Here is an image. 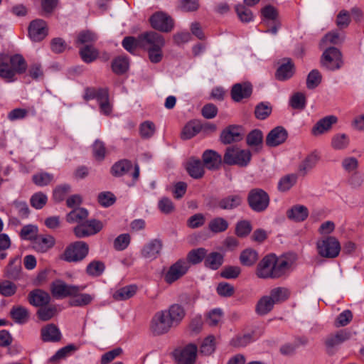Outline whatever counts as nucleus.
<instances>
[{
	"mask_svg": "<svg viewBox=\"0 0 364 364\" xmlns=\"http://www.w3.org/2000/svg\"><path fill=\"white\" fill-rule=\"evenodd\" d=\"M88 252V245L83 241H77L65 248L61 259L68 262H77L83 260Z\"/></svg>",
	"mask_w": 364,
	"mask_h": 364,
	"instance_id": "nucleus-6",
	"label": "nucleus"
},
{
	"mask_svg": "<svg viewBox=\"0 0 364 364\" xmlns=\"http://www.w3.org/2000/svg\"><path fill=\"white\" fill-rule=\"evenodd\" d=\"M287 215L295 222H302L308 218L309 210L303 205H296L287 210Z\"/></svg>",
	"mask_w": 364,
	"mask_h": 364,
	"instance_id": "nucleus-32",
	"label": "nucleus"
},
{
	"mask_svg": "<svg viewBox=\"0 0 364 364\" xmlns=\"http://www.w3.org/2000/svg\"><path fill=\"white\" fill-rule=\"evenodd\" d=\"M200 132H201L200 121L197 119L192 120L185 125L181 132V137L184 140L190 139Z\"/></svg>",
	"mask_w": 364,
	"mask_h": 364,
	"instance_id": "nucleus-34",
	"label": "nucleus"
},
{
	"mask_svg": "<svg viewBox=\"0 0 364 364\" xmlns=\"http://www.w3.org/2000/svg\"><path fill=\"white\" fill-rule=\"evenodd\" d=\"M353 319V313L347 309L341 312L333 322L336 328L344 327L349 324Z\"/></svg>",
	"mask_w": 364,
	"mask_h": 364,
	"instance_id": "nucleus-56",
	"label": "nucleus"
},
{
	"mask_svg": "<svg viewBox=\"0 0 364 364\" xmlns=\"http://www.w3.org/2000/svg\"><path fill=\"white\" fill-rule=\"evenodd\" d=\"M27 63L21 55L11 56L9 61L0 62V77L7 82L16 80V74H23L26 72Z\"/></svg>",
	"mask_w": 364,
	"mask_h": 364,
	"instance_id": "nucleus-2",
	"label": "nucleus"
},
{
	"mask_svg": "<svg viewBox=\"0 0 364 364\" xmlns=\"http://www.w3.org/2000/svg\"><path fill=\"white\" fill-rule=\"evenodd\" d=\"M215 350V338L213 336H208L203 341L200 353L205 355H211Z\"/></svg>",
	"mask_w": 364,
	"mask_h": 364,
	"instance_id": "nucleus-54",
	"label": "nucleus"
},
{
	"mask_svg": "<svg viewBox=\"0 0 364 364\" xmlns=\"http://www.w3.org/2000/svg\"><path fill=\"white\" fill-rule=\"evenodd\" d=\"M88 216V211L84 208H75L70 211L66 216L68 223H80Z\"/></svg>",
	"mask_w": 364,
	"mask_h": 364,
	"instance_id": "nucleus-47",
	"label": "nucleus"
},
{
	"mask_svg": "<svg viewBox=\"0 0 364 364\" xmlns=\"http://www.w3.org/2000/svg\"><path fill=\"white\" fill-rule=\"evenodd\" d=\"M353 336L351 331L344 328L329 334L325 339V346L328 353L343 343L348 341Z\"/></svg>",
	"mask_w": 364,
	"mask_h": 364,
	"instance_id": "nucleus-12",
	"label": "nucleus"
},
{
	"mask_svg": "<svg viewBox=\"0 0 364 364\" xmlns=\"http://www.w3.org/2000/svg\"><path fill=\"white\" fill-rule=\"evenodd\" d=\"M97 39V35L89 30L80 31L75 39V45L79 46L80 45H92Z\"/></svg>",
	"mask_w": 364,
	"mask_h": 364,
	"instance_id": "nucleus-43",
	"label": "nucleus"
},
{
	"mask_svg": "<svg viewBox=\"0 0 364 364\" xmlns=\"http://www.w3.org/2000/svg\"><path fill=\"white\" fill-rule=\"evenodd\" d=\"M351 21L350 12L341 10L336 16V24L340 29L348 28Z\"/></svg>",
	"mask_w": 364,
	"mask_h": 364,
	"instance_id": "nucleus-62",
	"label": "nucleus"
},
{
	"mask_svg": "<svg viewBox=\"0 0 364 364\" xmlns=\"http://www.w3.org/2000/svg\"><path fill=\"white\" fill-rule=\"evenodd\" d=\"M321 67L328 70H338L343 65L342 53L339 49L336 47H329L326 48L320 60Z\"/></svg>",
	"mask_w": 364,
	"mask_h": 364,
	"instance_id": "nucleus-7",
	"label": "nucleus"
},
{
	"mask_svg": "<svg viewBox=\"0 0 364 364\" xmlns=\"http://www.w3.org/2000/svg\"><path fill=\"white\" fill-rule=\"evenodd\" d=\"M156 132L155 124L151 121H145L139 127L140 135L144 139L151 137Z\"/></svg>",
	"mask_w": 364,
	"mask_h": 364,
	"instance_id": "nucleus-63",
	"label": "nucleus"
},
{
	"mask_svg": "<svg viewBox=\"0 0 364 364\" xmlns=\"http://www.w3.org/2000/svg\"><path fill=\"white\" fill-rule=\"evenodd\" d=\"M105 264L98 260H94L88 264L86 267V273L92 277H99L105 271Z\"/></svg>",
	"mask_w": 364,
	"mask_h": 364,
	"instance_id": "nucleus-50",
	"label": "nucleus"
},
{
	"mask_svg": "<svg viewBox=\"0 0 364 364\" xmlns=\"http://www.w3.org/2000/svg\"><path fill=\"white\" fill-rule=\"evenodd\" d=\"M228 223L223 218L218 217L211 220L208 224L209 230L214 233L225 231L228 228Z\"/></svg>",
	"mask_w": 364,
	"mask_h": 364,
	"instance_id": "nucleus-48",
	"label": "nucleus"
},
{
	"mask_svg": "<svg viewBox=\"0 0 364 364\" xmlns=\"http://www.w3.org/2000/svg\"><path fill=\"white\" fill-rule=\"evenodd\" d=\"M32 180L36 186H44L48 185L53 180V175L46 172H41L34 174Z\"/></svg>",
	"mask_w": 364,
	"mask_h": 364,
	"instance_id": "nucleus-58",
	"label": "nucleus"
},
{
	"mask_svg": "<svg viewBox=\"0 0 364 364\" xmlns=\"http://www.w3.org/2000/svg\"><path fill=\"white\" fill-rule=\"evenodd\" d=\"M55 243V238L50 235H38L32 241L33 249L41 253L48 252Z\"/></svg>",
	"mask_w": 364,
	"mask_h": 364,
	"instance_id": "nucleus-19",
	"label": "nucleus"
},
{
	"mask_svg": "<svg viewBox=\"0 0 364 364\" xmlns=\"http://www.w3.org/2000/svg\"><path fill=\"white\" fill-rule=\"evenodd\" d=\"M322 80L320 72L316 70H312L308 75L306 78V87L308 89L312 90L318 86Z\"/></svg>",
	"mask_w": 364,
	"mask_h": 364,
	"instance_id": "nucleus-57",
	"label": "nucleus"
},
{
	"mask_svg": "<svg viewBox=\"0 0 364 364\" xmlns=\"http://www.w3.org/2000/svg\"><path fill=\"white\" fill-rule=\"evenodd\" d=\"M258 259V253L252 248H247L241 252L240 262L241 264L246 267L254 265Z\"/></svg>",
	"mask_w": 364,
	"mask_h": 364,
	"instance_id": "nucleus-38",
	"label": "nucleus"
},
{
	"mask_svg": "<svg viewBox=\"0 0 364 364\" xmlns=\"http://www.w3.org/2000/svg\"><path fill=\"white\" fill-rule=\"evenodd\" d=\"M21 271V261L18 257L11 259L5 269V276L16 280L19 278Z\"/></svg>",
	"mask_w": 364,
	"mask_h": 364,
	"instance_id": "nucleus-31",
	"label": "nucleus"
},
{
	"mask_svg": "<svg viewBox=\"0 0 364 364\" xmlns=\"http://www.w3.org/2000/svg\"><path fill=\"white\" fill-rule=\"evenodd\" d=\"M349 144V139L345 134H336L331 140V146L335 149H346Z\"/></svg>",
	"mask_w": 364,
	"mask_h": 364,
	"instance_id": "nucleus-59",
	"label": "nucleus"
},
{
	"mask_svg": "<svg viewBox=\"0 0 364 364\" xmlns=\"http://www.w3.org/2000/svg\"><path fill=\"white\" fill-rule=\"evenodd\" d=\"M153 28L161 32H170L173 28V20L168 14L164 12H156L149 18Z\"/></svg>",
	"mask_w": 364,
	"mask_h": 364,
	"instance_id": "nucleus-11",
	"label": "nucleus"
},
{
	"mask_svg": "<svg viewBox=\"0 0 364 364\" xmlns=\"http://www.w3.org/2000/svg\"><path fill=\"white\" fill-rule=\"evenodd\" d=\"M164 311L174 326H178L186 316L183 307L178 304H172Z\"/></svg>",
	"mask_w": 364,
	"mask_h": 364,
	"instance_id": "nucleus-27",
	"label": "nucleus"
},
{
	"mask_svg": "<svg viewBox=\"0 0 364 364\" xmlns=\"http://www.w3.org/2000/svg\"><path fill=\"white\" fill-rule=\"evenodd\" d=\"M28 33L32 41H41L48 36L46 22L43 19L33 20L28 26Z\"/></svg>",
	"mask_w": 364,
	"mask_h": 364,
	"instance_id": "nucleus-14",
	"label": "nucleus"
},
{
	"mask_svg": "<svg viewBox=\"0 0 364 364\" xmlns=\"http://www.w3.org/2000/svg\"><path fill=\"white\" fill-rule=\"evenodd\" d=\"M16 285L11 281L4 280L0 282V294L4 296H11L16 294Z\"/></svg>",
	"mask_w": 364,
	"mask_h": 364,
	"instance_id": "nucleus-60",
	"label": "nucleus"
},
{
	"mask_svg": "<svg viewBox=\"0 0 364 364\" xmlns=\"http://www.w3.org/2000/svg\"><path fill=\"white\" fill-rule=\"evenodd\" d=\"M186 168L188 174L195 179L201 178L205 173L204 165L200 159H189Z\"/></svg>",
	"mask_w": 364,
	"mask_h": 364,
	"instance_id": "nucleus-28",
	"label": "nucleus"
},
{
	"mask_svg": "<svg viewBox=\"0 0 364 364\" xmlns=\"http://www.w3.org/2000/svg\"><path fill=\"white\" fill-rule=\"evenodd\" d=\"M84 99L86 101L96 99L98 103L105 102L109 99V90L104 87H87L85 90Z\"/></svg>",
	"mask_w": 364,
	"mask_h": 364,
	"instance_id": "nucleus-25",
	"label": "nucleus"
},
{
	"mask_svg": "<svg viewBox=\"0 0 364 364\" xmlns=\"http://www.w3.org/2000/svg\"><path fill=\"white\" fill-rule=\"evenodd\" d=\"M223 261L224 257L221 253L213 252L206 255L204 265L208 269L217 270L222 266Z\"/></svg>",
	"mask_w": 364,
	"mask_h": 364,
	"instance_id": "nucleus-36",
	"label": "nucleus"
},
{
	"mask_svg": "<svg viewBox=\"0 0 364 364\" xmlns=\"http://www.w3.org/2000/svg\"><path fill=\"white\" fill-rule=\"evenodd\" d=\"M242 197L239 194L229 195L218 201V207L222 210H232L242 203Z\"/></svg>",
	"mask_w": 364,
	"mask_h": 364,
	"instance_id": "nucleus-29",
	"label": "nucleus"
},
{
	"mask_svg": "<svg viewBox=\"0 0 364 364\" xmlns=\"http://www.w3.org/2000/svg\"><path fill=\"white\" fill-rule=\"evenodd\" d=\"M10 316L16 323L23 324L29 318L28 310L23 306H14L10 311Z\"/></svg>",
	"mask_w": 364,
	"mask_h": 364,
	"instance_id": "nucleus-35",
	"label": "nucleus"
},
{
	"mask_svg": "<svg viewBox=\"0 0 364 364\" xmlns=\"http://www.w3.org/2000/svg\"><path fill=\"white\" fill-rule=\"evenodd\" d=\"M207 252V250L203 247L193 249L188 253L186 260L189 265L190 264H198L203 259L205 260Z\"/></svg>",
	"mask_w": 364,
	"mask_h": 364,
	"instance_id": "nucleus-42",
	"label": "nucleus"
},
{
	"mask_svg": "<svg viewBox=\"0 0 364 364\" xmlns=\"http://www.w3.org/2000/svg\"><path fill=\"white\" fill-rule=\"evenodd\" d=\"M165 41L162 35L155 32H145L139 35L140 47L145 50L154 48H163Z\"/></svg>",
	"mask_w": 364,
	"mask_h": 364,
	"instance_id": "nucleus-13",
	"label": "nucleus"
},
{
	"mask_svg": "<svg viewBox=\"0 0 364 364\" xmlns=\"http://www.w3.org/2000/svg\"><path fill=\"white\" fill-rule=\"evenodd\" d=\"M162 247L161 240L159 239L152 240L143 247L141 255L146 259H155L159 255Z\"/></svg>",
	"mask_w": 364,
	"mask_h": 364,
	"instance_id": "nucleus-20",
	"label": "nucleus"
},
{
	"mask_svg": "<svg viewBox=\"0 0 364 364\" xmlns=\"http://www.w3.org/2000/svg\"><path fill=\"white\" fill-rule=\"evenodd\" d=\"M247 144L250 147L261 148L263 142V133L261 130L255 129L252 130L246 137Z\"/></svg>",
	"mask_w": 364,
	"mask_h": 364,
	"instance_id": "nucleus-45",
	"label": "nucleus"
},
{
	"mask_svg": "<svg viewBox=\"0 0 364 364\" xmlns=\"http://www.w3.org/2000/svg\"><path fill=\"white\" fill-rule=\"evenodd\" d=\"M290 295L289 290L286 287H276L269 292V297L273 300L274 304L286 301Z\"/></svg>",
	"mask_w": 364,
	"mask_h": 364,
	"instance_id": "nucleus-46",
	"label": "nucleus"
},
{
	"mask_svg": "<svg viewBox=\"0 0 364 364\" xmlns=\"http://www.w3.org/2000/svg\"><path fill=\"white\" fill-rule=\"evenodd\" d=\"M190 268L188 262L184 259H180L169 267L164 276L166 283L172 284L185 275Z\"/></svg>",
	"mask_w": 364,
	"mask_h": 364,
	"instance_id": "nucleus-10",
	"label": "nucleus"
},
{
	"mask_svg": "<svg viewBox=\"0 0 364 364\" xmlns=\"http://www.w3.org/2000/svg\"><path fill=\"white\" fill-rule=\"evenodd\" d=\"M197 352V346L190 343L183 348L176 349L173 355L177 364H195Z\"/></svg>",
	"mask_w": 364,
	"mask_h": 364,
	"instance_id": "nucleus-9",
	"label": "nucleus"
},
{
	"mask_svg": "<svg viewBox=\"0 0 364 364\" xmlns=\"http://www.w3.org/2000/svg\"><path fill=\"white\" fill-rule=\"evenodd\" d=\"M319 156L315 152L309 154L304 160L299 164V171L303 175H306L308 171L312 169L318 161Z\"/></svg>",
	"mask_w": 364,
	"mask_h": 364,
	"instance_id": "nucleus-40",
	"label": "nucleus"
},
{
	"mask_svg": "<svg viewBox=\"0 0 364 364\" xmlns=\"http://www.w3.org/2000/svg\"><path fill=\"white\" fill-rule=\"evenodd\" d=\"M286 63H282L277 70L275 77L279 80H287L291 78L294 73V65L289 58L286 59Z\"/></svg>",
	"mask_w": 364,
	"mask_h": 364,
	"instance_id": "nucleus-30",
	"label": "nucleus"
},
{
	"mask_svg": "<svg viewBox=\"0 0 364 364\" xmlns=\"http://www.w3.org/2000/svg\"><path fill=\"white\" fill-rule=\"evenodd\" d=\"M252 154L247 149H241L237 146H232L226 149L223 156L225 164L240 167L247 166L251 161Z\"/></svg>",
	"mask_w": 364,
	"mask_h": 364,
	"instance_id": "nucleus-3",
	"label": "nucleus"
},
{
	"mask_svg": "<svg viewBox=\"0 0 364 364\" xmlns=\"http://www.w3.org/2000/svg\"><path fill=\"white\" fill-rule=\"evenodd\" d=\"M129 68L128 59L125 57L116 58L112 63V68L114 73L122 75Z\"/></svg>",
	"mask_w": 364,
	"mask_h": 364,
	"instance_id": "nucleus-51",
	"label": "nucleus"
},
{
	"mask_svg": "<svg viewBox=\"0 0 364 364\" xmlns=\"http://www.w3.org/2000/svg\"><path fill=\"white\" fill-rule=\"evenodd\" d=\"M76 285L68 284L62 280H55L50 285V291L55 298L70 297L77 290Z\"/></svg>",
	"mask_w": 364,
	"mask_h": 364,
	"instance_id": "nucleus-16",
	"label": "nucleus"
},
{
	"mask_svg": "<svg viewBox=\"0 0 364 364\" xmlns=\"http://www.w3.org/2000/svg\"><path fill=\"white\" fill-rule=\"evenodd\" d=\"M250 208L256 213L265 211L269 205L270 198L269 194L262 188L251 189L247 197Z\"/></svg>",
	"mask_w": 364,
	"mask_h": 364,
	"instance_id": "nucleus-4",
	"label": "nucleus"
},
{
	"mask_svg": "<svg viewBox=\"0 0 364 364\" xmlns=\"http://www.w3.org/2000/svg\"><path fill=\"white\" fill-rule=\"evenodd\" d=\"M272 107L267 102L259 103L255 109V115L257 119L264 120L272 113Z\"/></svg>",
	"mask_w": 364,
	"mask_h": 364,
	"instance_id": "nucleus-52",
	"label": "nucleus"
},
{
	"mask_svg": "<svg viewBox=\"0 0 364 364\" xmlns=\"http://www.w3.org/2000/svg\"><path fill=\"white\" fill-rule=\"evenodd\" d=\"M274 303L269 296H263L257 301L255 306V311L259 316H264L270 312Z\"/></svg>",
	"mask_w": 364,
	"mask_h": 364,
	"instance_id": "nucleus-37",
	"label": "nucleus"
},
{
	"mask_svg": "<svg viewBox=\"0 0 364 364\" xmlns=\"http://www.w3.org/2000/svg\"><path fill=\"white\" fill-rule=\"evenodd\" d=\"M252 91L253 87L250 82L236 83L231 88L230 95L234 102H240L244 99L250 98Z\"/></svg>",
	"mask_w": 364,
	"mask_h": 364,
	"instance_id": "nucleus-15",
	"label": "nucleus"
},
{
	"mask_svg": "<svg viewBox=\"0 0 364 364\" xmlns=\"http://www.w3.org/2000/svg\"><path fill=\"white\" fill-rule=\"evenodd\" d=\"M132 168L131 161L122 159L116 162L111 168V173L116 177L122 176Z\"/></svg>",
	"mask_w": 364,
	"mask_h": 364,
	"instance_id": "nucleus-41",
	"label": "nucleus"
},
{
	"mask_svg": "<svg viewBox=\"0 0 364 364\" xmlns=\"http://www.w3.org/2000/svg\"><path fill=\"white\" fill-rule=\"evenodd\" d=\"M47 200L48 197L45 193L38 192L31 196L30 203L33 208L36 209H41L46 205Z\"/></svg>",
	"mask_w": 364,
	"mask_h": 364,
	"instance_id": "nucleus-61",
	"label": "nucleus"
},
{
	"mask_svg": "<svg viewBox=\"0 0 364 364\" xmlns=\"http://www.w3.org/2000/svg\"><path fill=\"white\" fill-rule=\"evenodd\" d=\"M79 55L85 63H91L99 57V51L93 45H85L79 50Z\"/></svg>",
	"mask_w": 364,
	"mask_h": 364,
	"instance_id": "nucleus-33",
	"label": "nucleus"
},
{
	"mask_svg": "<svg viewBox=\"0 0 364 364\" xmlns=\"http://www.w3.org/2000/svg\"><path fill=\"white\" fill-rule=\"evenodd\" d=\"M93 156L97 161H102L106 155L105 143L100 139L95 140L92 145Z\"/></svg>",
	"mask_w": 364,
	"mask_h": 364,
	"instance_id": "nucleus-64",
	"label": "nucleus"
},
{
	"mask_svg": "<svg viewBox=\"0 0 364 364\" xmlns=\"http://www.w3.org/2000/svg\"><path fill=\"white\" fill-rule=\"evenodd\" d=\"M50 299L49 294L40 289L32 290L28 295L30 304L39 308L48 305Z\"/></svg>",
	"mask_w": 364,
	"mask_h": 364,
	"instance_id": "nucleus-21",
	"label": "nucleus"
},
{
	"mask_svg": "<svg viewBox=\"0 0 364 364\" xmlns=\"http://www.w3.org/2000/svg\"><path fill=\"white\" fill-rule=\"evenodd\" d=\"M297 176L291 173L282 177L278 183V189L282 192L289 191L296 182Z\"/></svg>",
	"mask_w": 364,
	"mask_h": 364,
	"instance_id": "nucleus-49",
	"label": "nucleus"
},
{
	"mask_svg": "<svg viewBox=\"0 0 364 364\" xmlns=\"http://www.w3.org/2000/svg\"><path fill=\"white\" fill-rule=\"evenodd\" d=\"M76 288L77 289L74 290L75 293L71 295L68 301V305L70 306L83 307L91 304L94 299V296L89 294L81 293V291L85 289V286L76 285Z\"/></svg>",
	"mask_w": 364,
	"mask_h": 364,
	"instance_id": "nucleus-17",
	"label": "nucleus"
},
{
	"mask_svg": "<svg viewBox=\"0 0 364 364\" xmlns=\"http://www.w3.org/2000/svg\"><path fill=\"white\" fill-rule=\"evenodd\" d=\"M203 164L209 170H217L222 163L221 156L215 151L208 149L203 152Z\"/></svg>",
	"mask_w": 364,
	"mask_h": 364,
	"instance_id": "nucleus-24",
	"label": "nucleus"
},
{
	"mask_svg": "<svg viewBox=\"0 0 364 364\" xmlns=\"http://www.w3.org/2000/svg\"><path fill=\"white\" fill-rule=\"evenodd\" d=\"M173 326L167 314L164 311H160L156 312L153 316L150 329L153 334L159 336L166 333Z\"/></svg>",
	"mask_w": 364,
	"mask_h": 364,
	"instance_id": "nucleus-8",
	"label": "nucleus"
},
{
	"mask_svg": "<svg viewBox=\"0 0 364 364\" xmlns=\"http://www.w3.org/2000/svg\"><path fill=\"white\" fill-rule=\"evenodd\" d=\"M288 137L287 131L281 126L272 129L266 137V144L269 147L277 146L283 144Z\"/></svg>",
	"mask_w": 364,
	"mask_h": 364,
	"instance_id": "nucleus-18",
	"label": "nucleus"
},
{
	"mask_svg": "<svg viewBox=\"0 0 364 364\" xmlns=\"http://www.w3.org/2000/svg\"><path fill=\"white\" fill-rule=\"evenodd\" d=\"M77 350V347H76L74 344H69L60 349H59L54 355H53L49 361L50 363H56L60 359H63L70 354L72 352Z\"/></svg>",
	"mask_w": 364,
	"mask_h": 364,
	"instance_id": "nucleus-55",
	"label": "nucleus"
},
{
	"mask_svg": "<svg viewBox=\"0 0 364 364\" xmlns=\"http://www.w3.org/2000/svg\"><path fill=\"white\" fill-rule=\"evenodd\" d=\"M338 118L334 115H328L319 119L311 129V134L314 136L323 134L329 131L333 124H336Z\"/></svg>",
	"mask_w": 364,
	"mask_h": 364,
	"instance_id": "nucleus-23",
	"label": "nucleus"
},
{
	"mask_svg": "<svg viewBox=\"0 0 364 364\" xmlns=\"http://www.w3.org/2000/svg\"><path fill=\"white\" fill-rule=\"evenodd\" d=\"M137 291L136 285H128L117 289L113 294V298L117 301L127 300L134 296Z\"/></svg>",
	"mask_w": 364,
	"mask_h": 364,
	"instance_id": "nucleus-39",
	"label": "nucleus"
},
{
	"mask_svg": "<svg viewBox=\"0 0 364 364\" xmlns=\"http://www.w3.org/2000/svg\"><path fill=\"white\" fill-rule=\"evenodd\" d=\"M58 314L57 306L55 305H46L39 308L36 312V316L41 321H47L50 320Z\"/></svg>",
	"mask_w": 364,
	"mask_h": 364,
	"instance_id": "nucleus-44",
	"label": "nucleus"
},
{
	"mask_svg": "<svg viewBox=\"0 0 364 364\" xmlns=\"http://www.w3.org/2000/svg\"><path fill=\"white\" fill-rule=\"evenodd\" d=\"M41 338L44 342H58L61 339L59 328L53 323L43 327L41 331Z\"/></svg>",
	"mask_w": 364,
	"mask_h": 364,
	"instance_id": "nucleus-26",
	"label": "nucleus"
},
{
	"mask_svg": "<svg viewBox=\"0 0 364 364\" xmlns=\"http://www.w3.org/2000/svg\"><path fill=\"white\" fill-rule=\"evenodd\" d=\"M71 187L68 184H63L56 186L53 191V199L56 203L63 201L70 192Z\"/></svg>",
	"mask_w": 364,
	"mask_h": 364,
	"instance_id": "nucleus-53",
	"label": "nucleus"
},
{
	"mask_svg": "<svg viewBox=\"0 0 364 364\" xmlns=\"http://www.w3.org/2000/svg\"><path fill=\"white\" fill-rule=\"evenodd\" d=\"M292 270V262L274 254L264 256L257 264L255 274L260 279H278L288 276Z\"/></svg>",
	"mask_w": 364,
	"mask_h": 364,
	"instance_id": "nucleus-1",
	"label": "nucleus"
},
{
	"mask_svg": "<svg viewBox=\"0 0 364 364\" xmlns=\"http://www.w3.org/2000/svg\"><path fill=\"white\" fill-rule=\"evenodd\" d=\"M239 126L230 125L225 129L220 134V140L224 144H230L242 139V135Z\"/></svg>",
	"mask_w": 364,
	"mask_h": 364,
	"instance_id": "nucleus-22",
	"label": "nucleus"
},
{
	"mask_svg": "<svg viewBox=\"0 0 364 364\" xmlns=\"http://www.w3.org/2000/svg\"><path fill=\"white\" fill-rule=\"evenodd\" d=\"M316 248L321 257L328 259L337 257L341 252L340 242L333 236H326L318 240Z\"/></svg>",
	"mask_w": 364,
	"mask_h": 364,
	"instance_id": "nucleus-5",
	"label": "nucleus"
}]
</instances>
